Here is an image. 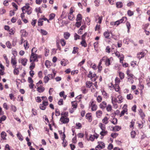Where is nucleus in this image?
I'll return each instance as SVG.
<instances>
[{"label":"nucleus","mask_w":150,"mask_h":150,"mask_svg":"<svg viewBox=\"0 0 150 150\" xmlns=\"http://www.w3.org/2000/svg\"><path fill=\"white\" fill-rule=\"evenodd\" d=\"M74 11L73 10H70V12L68 14V18L70 20L72 21L74 19V17L73 14Z\"/></svg>","instance_id":"f3484780"},{"label":"nucleus","mask_w":150,"mask_h":150,"mask_svg":"<svg viewBox=\"0 0 150 150\" xmlns=\"http://www.w3.org/2000/svg\"><path fill=\"white\" fill-rule=\"evenodd\" d=\"M96 18L95 20L96 21H98V23L99 24H101L102 22V16H100L98 15H97L96 16Z\"/></svg>","instance_id":"cd10ccee"},{"label":"nucleus","mask_w":150,"mask_h":150,"mask_svg":"<svg viewBox=\"0 0 150 150\" xmlns=\"http://www.w3.org/2000/svg\"><path fill=\"white\" fill-rule=\"evenodd\" d=\"M89 107L91 108L92 112L96 111L98 108L96 104V102L93 99H91L89 103Z\"/></svg>","instance_id":"f03ea898"},{"label":"nucleus","mask_w":150,"mask_h":150,"mask_svg":"<svg viewBox=\"0 0 150 150\" xmlns=\"http://www.w3.org/2000/svg\"><path fill=\"white\" fill-rule=\"evenodd\" d=\"M85 59H83L82 61L80 62L78 64V67H81L84 63L85 62Z\"/></svg>","instance_id":"680f3d73"},{"label":"nucleus","mask_w":150,"mask_h":150,"mask_svg":"<svg viewBox=\"0 0 150 150\" xmlns=\"http://www.w3.org/2000/svg\"><path fill=\"white\" fill-rule=\"evenodd\" d=\"M93 83L90 81H87L86 82V87L88 88H90L93 85Z\"/></svg>","instance_id":"c756f323"},{"label":"nucleus","mask_w":150,"mask_h":150,"mask_svg":"<svg viewBox=\"0 0 150 150\" xmlns=\"http://www.w3.org/2000/svg\"><path fill=\"white\" fill-rule=\"evenodd\" d=\"M127 20V18L125 17H123L121 19L116 21L115 22V25H118L120 23L125 22Z\"/></svg>","instance_id":"9b49d317"},{"label":"nucleus","mask_w":150,"mask_h":150,"mask_svg":"<svg viewBox=\"0 0 150 150\" xmlns=\"http://www.w3.org/2000/svg\"><path fill=\"white\" fill-rule=\"evenodd\" d=\"M6 45L7 47L9 49H11L12 47V45L11 43L9 41H8L6 42Z\"/></svg>","instance_id":"a18cd8bd"},{"label":"nucleus","mask_w":150,"mask_h":150,"mask_svg":"<svg viewBox=\"0 0 150 150\" xmlns=\"http://www.w3.org/2000/svg\"><path fill=\"white\" fill-rule=\"evenodd\" d=\"M109 118L106 117H105L102 120V122L105 125H106L108 123Z\"/></svg>","instance_id":"c85d7f7f"},{"label":"nucleus","mask_w":150,"mask_h":150,"mask_svg":"<svg viewBox=\"0 0 150 150\" xmlns=\"http://www.w3.org/2000/svg\"><path fill=\"white\" fill-rule=\"evenodd\" d=\"M135 121V120H132L130 123L129 127L130 128H132V129H134V125Z\"/></svg>","instance_id":"f704fd0d"},{"label":"nucleus","mask_w":150,"mask_h":150,"mask_svg":"<svg viewBox=\"0 0 150 150\" xmlns=\"http://www.w3.org/2000/svg\"><path fill=\"white\" fill-rule=\"evenodd\" d=\"M64 37L66 40L69 39L70 36V33L68 32H65L64 33Z\"/></svg>","instance_id":"72a5a7b5"},{"label":"nucleus","mask_w":150,"mask_h":150,"mask_svg":"<svg viewBox=\"0 0 150 150\" xmlns=\"http://www.w3.org/2000/svg\"><path fill=\"white\" fill-rule=\"evenodd\" d=\"M113 86L114 87V89L116 91L118 92L119 93L120 92V88L119 86V84H115Z\"/></svg>","instance_id":"aec40b11"},{"label":"nucleus","mask_w":150,"mask_h":150,"mask_svg":"<svg viewBox=\"0 0 150 150\" xmlns=\"http://www.w3.org/2000/svg\"><path fill=\"white\" fill-rule=\"evenodd\" d=\"M88 77L90 78L91 80L93 81H95L97 78L96 74H93L91 71H90L88 75Z\"/></svg>","instance_id":"6e6552de"},{"label":"nucleus","mask_w":150,"mask_h":150,"mask_svg":"<svg viewBox=\"0 0 150 150\" xmlns=\"http://www.w3.org/2000/svg\"><path fill=\"white\" fill-rule=\"evenodd\" d=\"M99 144L95 147L96 150H101V149H104L105 147V144L103 142H98Z\"/></svg>","instance_id":"9d476101"},{"label":"nucleus","mask_w":150,"mask_h":150,"mask_svg":"<svg viewBox=\"0 0 150 150\" xmlns=\"http://www.w3.org/2000/svg\"><path fill=\"white\" fill-rule=\"evenodd\" d=\"M96 101L98 103H100L101 102L103 98L101 96L99 95L98 96H96Z\"/></svg>","instance_id":"ea45409f"},{"label":"nucleus","mask_w":150,"mask_h":150,"mask_svg":"<svg viewBox=\"0 0 150 150\" xmlns=\"http://www.w3.org/2000/svg\"><path fill=\"white\" fill-rule=\"evenodd\" d=\"M121 126L116 125L113 127L112 130L114 132H117L121 130Z\"/></svg>","instance_id":"a878e982"},{"label":"nucleus","mask_w":150,"mask_h":150,"mask_svg":"<svg viewBox=\"0 0 150 150\" xmlns=\"http://www.w3.org/2000/svg\"><path fill=\"white\" fill-rule=\"evenodd\" d=\"M55 16V14L53 13H51L49 15V20H53Z\"/></svg>","instance_id":"de8ad7c7"},{"label":"nucleus","mask_w":150,"mask_h":150,"mask_svg":"<svg viewBox=\"0 0 150 150\" xmlns=\"http://www.w3.org/2000/svg\"><path fill=\"white\" fill-rule=\"evenodd\" d=\"M101 92L102 95L104 96V97L107 98L108 97V93L104 90L101 91Z\"/></svg>","instance_id":"49530a36"},{"label":"nucleus","mask_w":150,"mask_h":150,"mask_svg":"<svg viewBox=\"0 0 150 150\" xmlns=\"http://www.w3.org/2000/svg\"><path fill=\"white\" fill-rule=\"evenodd\" d=\"M86 119H88L89 122H91L92 120L91 114V113H88L86 114Z\"/></svg>","instance_id":"b1692460"},{"label":"nucleus","mask_w":150,"mask_h":150,"mask_svg":"<svg viewBox=\"0 0 150 150\" xmlns=\"http://www.w3.org/2000/svg\"><path fill=\"white\" fill-rule=\"evenodd\" d=\"M40 33L42 35H46L47 34V32L46 30L41 29L40 30Z\"/></svg>","instance_id":"864d4df0"},{"label":"nucleus","mask_w":150,"mask_h":150,"mask_svg":"<svg viewBox=\"0 0 150 150\" xmlns=\"http://www.w3.org/2000/svg\"><path fill=\"white\" fill-rule=\"evenodd\" d=\"M105 108H106V110L108 112H110L112 110V106L110 104L108 105H107V107Z\"/></svg>","instance_id":"6e6d98bb"},{"label":"nucleus","mask_w":150,"mask_h":150,"mask_svg":"<svg viewBox=\"0 0 150 150\" xmlns=\"http://www.w3.org/2000/svg\"><path fill=\"white\" fill-rule=\"evenodd\" d=\"M112 59V57L108 58L107 56H105L103 57L100 60L102 62V61H104L105 62V65L106 66H109L111 64L110 61Z\"/></svg>","instance_id":"423d86ee"},{"label":"nucleus","mask_w":150,"mask_h":150,"mask_svg":"<svg viewBox=\"0 0 150 150\" xmlns=\"http://www.w3.org/2000/svg\"><path fill=\"white\" fill-rule=\"evenodd\" d=\"M80 43L81 46L82 47H87V43L86 42L85 40H82Z\"/></svg>","instance_id":"37998d69"},{"label":"nucleus","mask_w":150,"mask_h":150,"mask_svg":"<svg viewBox=\"0 0 150 150\" xmlns=\"http://www.w3.org/2000/svg\"><path fill=\"white\" fill-rule=\"evenodd\" d=\"M5 150H14L13 149H11L8 144L6 145L5 147Z\"/></svg>","instance_id":"774afa93"},{"label":"nucleus","mask_w":150,"mask_h":150,"mask_svg":"<svg viewBox=\"0 0 150 150\" xmlns=\"http://www.w3.org/2000/svg\"><path fill=\"white\" fill-rule=\"evenodd\" d=\"M99 126L101 129L102 130H105L106 128L105 125L101 123L99 124Z\"/></svg>","instance_id":"c03bdc74"},{"label":"nucleus","mask_w":150,"mask_h":150,"mask_svg":"<svg viewBox=\"0 0 150 150\" xmlns=\"http://www.w3.org/2000/svg\"><path fill=\"white\" fill-rule=\"evenodd\" d=\"M107 103L105 101H103L99 105L100 108L103 110L105 109L107 107Z\"/></svg>","instance_id":"2eb2a0df"},{"label":"nucleus","mask_w":150,"mask_h":150,"mask_svg":"<svg viewBox=\"0 0 150 150\" xmlns=\"http://www.w3.org/2000/svg\"><path fill=\"white\" fill-rule=\"evenodd\" d=\"M145 55V52L142 51L141 52H138L137 54V57L139 60L143 58Z\"/></svg>","instance_id":"ddd939ff"},{"label":"nucleus","mask_w":150,"mask_h":150,"mask_svg":"<svg viewBox=\"0 0 150 150\" xmlns=\"http://www.w3.org/2000/svg\"><path fill=\"white\" fill-rule=\"evenodd\" d=\"M16 135L19 140L21 141H22L23 140V137L20 132H18L17 134Z\"/></svg>","instance_id":"c9c22d12"},{"label":"nucleus","mask_w":150,"mask_h":150,"mask_svg":"<svg viewBox=\"0 0 150 150\" xmlns=\"http://www.w3.org/2000/svg\"><path fill=\"white\" fill-rule=\"evenodd\" d=\"M60 121L63 124H67L69 122V119L68 117L64 118L63 117H61Z\"/></svg>","instance_id":"4468645a"},{"label":"nucleus","mask_w":150,"mask_h":150,"mask_svg":"<svg viewBox=\"0 0 150 150\" xmlns=\"http://www.w3.org/2000/svg\"><path fill=\"white\" fill-rule=\"evenodd\" d=\"M115 54L117 57L119 58L120 62V63H122L123 61L124 58L123 55L122 54H120V52L117 51H116L115 52Z\"/></svg>","instance_id":"1a4fd4ad"},{"label":"nucleus","mask_w":150,"mask_h":150,"mask_svg":"<svg viewBox=\"0 0 150 150\" xmlns=\"http://www.w3.org/2000/svg\"><path fill=\"white\" fill-rule=\"evenodd\" d=\"M60 43L62 46H64L66 44V41L63 39H61L60 40Z\"/></svg>","instance_id":"13d9d810"},{"label":"nucleus","mask_w":150,"mask_h":150,"mask_svg":"<svg viewBox=\"0 0 150 150\" xmlns=\"http://www.w3.org/2000/svg\"><path fill=\"white\" fill-rule=\"evenodd\" d=\"M76 127L77 129H81L82 127L81 124L79 122L76 123Z\"/></svg>","instance_id":"052dcab7"},{"label":"nucleus","mask_w":150,"mask_h":150,"mask_svg":"<svg viewBox=\"0 0 150 150\" xmlns=\"http://www.w3.org/2000/svg\"><path fill=\"white\" fill-rule=\"evenodd\" d=\"M23 43L24 47L25 49V50H28L29 47V45L28 41L27 40H24L23 42Z\"/></svg>","instance_id":"393cba45"},{"label":"nucleus","mask_w":150,"mask_h":150,"mask_svg":"<svg viewBox=\"0 0 150 150\" xmlns=\"http://www.w3.org/2000/svg\"><path fill=\"white\" fill-rule=\"evenodd\" d=\"M1 137L4 140L6 139V134L5 132H2L1 134Z\"/></svg>","instance_id":"79ce46f5"},{"label":"nucleus","mask_w":150,"mask_h":150,"mask_svg":"<svg viewBox=\"0 0 150 150\" xmlns=\"http://www.w3.org/2000/svg\"><path fill=\"white\" fill-rule=\"evenodd\" d=\"M79 48L77 47H74L72 51V53L75 54L78 51Z\"/></svg>","instance_id":"0e129e2a"},{"label":"nucleus","mask_w":150,"mask_h":150,"mask_svg":"<svg viewBox=\"0 0 150 150\" xmlns=\"http://www.w3.org/2000/svg\"><path fill=\"white\" fill-rule=\"evenodd\" d=\"M111 122L114 125H116L117 122V120L116 118H113Z\"/></svg>","instance_id":"69168bd1"},{"label":"nucleus","mask_w":150,"mask_h":150,"mask_svg":"<svg viewBox=\"0 0 150 150\" xmlns=\"http://www.w3.org/2000/svg\"><path fill=\"white\" fill-rule=\"evenodd\" d=\"M19 62H21L23 66H25L28 62V59L25 58H21L19 60Z\"/></svg>","instance_id":"dca6fc26"},{"label":"nucleus","mask_w":150,"mask_h":150,"mask_svg":"<svg viewBox=\"0 0 150 150\" xmlns=\"http://www.w3.org/2000/svg\"><path fill=\"white\" fill-rule=\"evenodd\" d=\"M71 104L72 108L74 110H76L78 106V104L77 102L75 101H73L71 102Z\"/></svg>","instance_id":"5701e85b"},{"label":"nucleus","mask_w":150,"mask_h":150,"mask_svg":"<svg viewBox=\"0 0 150 150\" xmlns=\"http://www.w3.org/2000/svg\"><path fill=\"white\" fill-rule=\"evenodd\" d=\"M30 8L31 9V8L30 6V4L28 3H27L25 4V6L22 8L21 9H28Z\"/></svg>","instance_id":"4c0bfd02"},{"label":"nucleus","mask_w":150,"mask_h":150,"mask_svg":"<svg viewBox=\"0 0 150 150\" xmlns=\"http://www.w3.org/2000/svg\"><path fill=\"white\" fill-rule=\"evenodd\" d=\"M118 74L120 79L121 80L123 79L125 76V75L124 73L121 71H119Z\"/></svg>","instance_id":"e433bc0d"},{"label":"nucleus","mask_w":150,"mask_h":150,"mask_svg":"<svg viewBox=\"0 0 150 150\" xmlns=\"http://www.w3.org/2000/svg\"><path fill=\"white\" fill-rule=\"evenodd\" d=\"M103 114L101 110H98L96 112V116L97 118L101 117Z\"/></svg>","instance_id":"4be33fe9"},{"label":"nucleus","mask_w":150,"mask_h":150,"mask_svg":"<svg viewBox=\"0 0 150 150\" xmlns=\"http://www.w3.org/2000/svg\"><path fill=\"white\" fill-rule=\"evenodd\" d=\"M126 25L128 29L127 32L129 33V30L131 28V25L129 23L127 22L126 23Z\"/></svg>","instance_id":"5fc2aeb1"},{"label":"nucleus","mask_w":150,"mask_h":150,"mask_svg":"<svg viewBox=\"0 0 150 150\" xmlns=\"http://www.w3.org/2000/svg\"><path fill=\"white\" fill-rule=\"evenodd\" d=\"M116 6L117 8H121L123 6V3L120 1H118L116 3Z\"/></svg>","instance_id":"2f4dec72"},{"label":"nucleus","mask_w":150,"mask_h":150,"mask_svg":"<svg viewBox=\"0 0 150 150\" xmlns=\"http://www.w3.org/2000/svg\"><path fill=\"white\" fill-rule=\"evenodd\" d=\"M44 20L43 17L39 18L38 20V25L42 26L43 25V22Z\"/></svg>","instance_id":"58836bf2"},{"label":"nucleus","mask_w":150,"mask_h":150,"mask_svg":"<svg viewBox=\"0 0 150 150\" xmlns=\"http://www.w3.org/2000/svg\"><path fill=\"white\" fill-rule=\"evenodd\" d=\"M82 19V16L80 14H79L77 16L76 21H81Z\"/></svg>","instance_id":"8fccbe9b"},{"label":"nucleus","mask_w":150,"mask_h":150,"mask_svg":"<svg viewBox=\"0 0 150 150\" xmlns=\"http://www.w3.org/2000/svg\"><path fill=\"white\" fill-rule=\"evenodd\" d=\"M42 98L43 100L42 102V103L40 105V108L43 110H44L45 109L46 106L48 105V103L47 101H45L47 99L46 97L42 96Z\"/></svg>","instance_id":"7ed1b4c3"},{"label":"nucleus","mask_w":150,"mask_h":150,"mask_svg":"<svg viewBox=\"0 0 150 150\" xmlns=\"http://www.w3.org/2000/svg\"><path fill=\"white\" fill-rule=\"evenodd\" d=\"M139 114L142 119L143 120L144 119L145 117V115L144 112H143L142 110L140 109L139 111Z\"/></svg>","instance_id":"bb28decb"},{"label":"nucleus","mask_w":150,"mask_h":150,"mask_svg":"<svg viewBox=\"0 0 150 150\" xmlns=\"http://www.w3.org/2000/svg\"><path fill=\"white\" fill-rule=\"evenodd\" d=\"M61 64L63 66H65L69 63L67 59H63L61 61Z\"/></svg>","instance_id":"a211bd4d"},{"label":"nucleus","mask_w":150,"mask_h":150,"mask_svg":"<svg viewBox=\"0 0 150 150\" xmlns=\"http://www.w3.org/2000/svg\"><path fill=\"white\" fill-rule=\"evenodd\" d=\"M28 81L30 83L29 86L30 88L32 89V91H34L36 90L38 91V88H37L35 86V85L33 84V81L31 78L28 77Z\"/></svg>","instance_id":"39448f33"},{"label":"nucleus","mask_w":150,"mask_h":150,"mask_svg":"<svg viewBox=\"0 0 150 150\" xmlns=\"http://www.w3.org/2000/svg\"><path fill=\"white\" fill-rule=\"evenodd\" d=\"M122 110L121 111L120 117H121L124 116L125 114L127 115L128 114L127 105V104H125L122 108Z\"/></svg>","instance_id":"0eeeda50"},{"label":"nucleus","mask_w":150,"mask_h":150,"mask_svg":"<svg viewBox=\"0 0 150 150\" xmlns=\"http://www.w3.org/2000/svg\"><path fill=\"white\" fill-rule=\"evenodd\" d=\"M103 35L106 39H109L110 38V33L108 31L105 32L103 33Z\"/></svg>","instance_id":"412c9836"},{"label":"nucleus","mask_w":150,"mask_h":150,"mask_svg":"<svg viewBox=\"0 0 150 150\" xmlns=\"http://www.w3.org/2000/svg\"><path fill=\"white\" fill-rule=\"evenodd\" d=\"M35 67V64L34 63V62H32L30 64V70H32Z\"/></svg>","instance_id":"338daca9"},{"label":"nucleus","mask_w":150,"mask_h":150,"mask_svg":"<svg viewBox=\"0 0 150 150\" xmlns=\"http://www.w3.org/2000/svg\"><path fill=\"white\" fill-rule=\"evenodd\" d=\"M127 98L129 100H131L133 99V95L131 93L128 94L127 96Z\"/></svg>","instance_id":"4d7b16f0"},{"label":"nucleus","mask_w":150,"mask_h":150,"mask_svg":"<svg viewBox=\"0 0 150 150\" xmlns=\"http://www.w3.org/2000/svg\"><path fill=\"white\" fill-rule=\"evenodd\" d=\"M17 61L16 58L15 57H12L11 60V64L13 67H16L17 66Z\"/></svg>","instance_id":"f8f14e48"},{"label":"nucleus","mask_w":150,"mask_h":150,"mask_svg":"<svg viewBox=\"0 0 150 150\" xmlns=\"http://www.w3.org/2000/svg\"><path fill=\"white\" fill-rule=\"evenodd\" d=\"M117 99H118V101H117V102L119 103H120L123 101V98L120 95L117 96Z\"/></svg>","instance_id":"6ab92c4d"},{"label":"nucleus","mask_w":150,"mask_h":150,"mask_svg":"<svg viewBox=\"0 0 150 150\" xmlns=\"http://www.w3.org/2000/svg\"><path fill=\"white\" fill-rule=\"evenodd\" d=\"M102 62L100 60L99 62L98 66L97 67L98 69V72H100L102 70V67L101 65L102 64Z\"/></svg>","instance_id":"473e14b6"},{"label":"nucleus","mask_w":150,"mask_h":150,"mask_svg":"<svg viewBox=\"0 0 150 150\" xmlns=\"http://www.w3.org/2000/svg\"><path fill=\"white\" fill-rule=\"evenodd\" d=\"M108 134V131L105 130H102L100 133V134L101 136H104Z\"/></svg>","instance_id":"09e8293b"},{"label":"nucleus","mask_w":150,"mask_h":150,"mask_svg":"<svg viewBox=\"0 0 150 150\" xmlns=\"http://www.w3.org/2000/svg\"><path fill=\"white\" fill-rule=\"evenodd\" d=\"M14 68L13 70V72L14 75H18L19 74V71L18 70V68H17L16 67H13Z\"/></svg>","instance_id":"a19ab883"},{"label":"nucleus","mask_w":150,"mask_h":150,"mask_svg":"<svg viewBox=\"0 0 150 150\" xmlns=\"http://www.w3.org/2000/svg\"><path fill=\"white\" fill-rule=\"evenodd\" d=\"M45 64L47 68H49L52 65L51 62L49 60H46L45 62Z\"/></svg>","instance_id":"7c9ffc66"},{"label":"nucleus","mask_w":150,"mask_h":150,"mask_svg":"<svg viewBox=\"0 0 150 150\" xmlns=\"http://www.w3.org/2000/svg\"><path fill=\"white\" fill-rule=\"evenodd\" d=\"M37 51V48L35 47L32 49L31 54L30 58V62H34L38 58V55L36 54Z\"/></svg>","instance_id":"f257e3e1"},{"label":"nucleus","mask_w":150,"mask_h":150,"mask_svg":"<svg viewBox=\"0 0 150 150\" xmlns=\"http://www.w3.org/2000/svg\"><path fill=\"white\" fill-rule=\"evenodd\" d=\"M68 112H62L61 113L62 117H63L64 118L67 117Z\"/></svg>","instance_id":"3c124183"},{"label":"nucleus","mask_w":150,"mask_h":150,"mask_svg":"<svg viewBox=\"0 0 150 150\" xmlns=\"http://www.w3.org/2000/svg\"><path fill=\"white\" fill-rule=\"evenodd\" d=\"M130 134L131 137L132 138H134L136 134V132L134 131H132Z\"/></svg>","instance_id":"bf43d9fd"},{"label":"nucleus","mask_w":150,"mask_h":150,"mask_svg":"<svg viewBox=\"0 0 150 150\" xmlns=\"http://www.w3.org/2000/svg\"><path fill=\"white\" fill-rule=\"evenodd\" d=\"M137 123L138 124V127L140 129L143 128L144 126V124L142 122H141L140 123L137 122Z\"/></svg>","instance_id":"e2e57ef3"},{"label":"nucleus","mask_w":150,"mask_h":150,"mask_svg":"<svg viewBox=\"0 0 150 150\" xmlns=\"http://www.w3.org/2000/svg\"><path fill=\"white\" fill-rule=\"evenodd\" d=\"M126 74L127 76V79L128 81L130 82L131 84L133 83L134 82L133 80L134 75L131 73L129 69L127 70Z\"/></svg>","instance_id":"20e7f679"},{"label":"nucleus","mask_w":150,"mask_h":150,"mask_svg":"<svg viewBox=\"0 0 150 150\" xmlns=\"http://www.w3.org/2000/svg\"><path fill=\"white\" fill-rule=\"evenodd\" d=\"M45 90V88L42 86H38V92H42Z\"/></svg>","instance_id":"603ef678"}]
</instances>
